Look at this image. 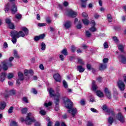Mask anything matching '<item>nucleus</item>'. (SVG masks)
Masks as SVG:
<instances>
[{"label":"nucleus","instance_id":"1","mask_svg":"<svg viewBox=\"0 0 126 126\" xmlns=\"http://www.w3.org/2000/svg\"><path fill=\"white\" fill-rule=\"evenodd\" d=\"M63 100L65 107L69 109L67 110V112L70 114H71L72 117H75L77 110H76V108H72V107H73V103L67 97H64Z\"/></svg>","mask_w":126,"mask_h":126},{"label":"nucleus","instance_id":"2","mask_svg":"<svg viewBox=\"0 0 126 126\" xmlns=\"http://www.w3.org/2000/svg\"><path fill=\"white\" fill-rule=\"evenodd\" d=\"M14 60V58L11 57H10L9 61H4L2 63L3 64L2 65V69L6 71L7 69H8V67H11V66H13V65H12V63H11V62Z\"/></svg>","mask_w":126,"mask_h":126},{"label":"nucleus","instance_id":"3","mask_svg":"<svg viewBox=\"0 0 126 126\" xmlns=\"http://www.w3.org/2000/svg\"><path fill=\"white\" fill-rule=\"evenodd\" d=\"M10 36L12 37H15L18 38H20V37H25V33H24L22 31L18 32L16 31H13L10 32Z\"/></svg>","mask_w":126,"mask_h":126},{"label":"nucleus","instance_id":"4","mask_svg":"<svg viewBox=\"0 0 126 126\" xmlns=\"http://www.w3.org/2000/svg\"><path fill=\"white\" fill-rule=\"evenodd\" d=\"M32 115V114H31V113H29L28 114L26 118L25 119V124L26 125H27V126H29L30 125L32 124V123H34V122H35L36 120H35V119L33 118H31L30 117H31V115Z\"/></svg>","mask_w":126,"mask_h":126},{"label":"nucleus","instance_id":"5","mask_svg":"<svg viewBox=\"0 0 126 126\" xmlns=\"http://www.w3.org/2000/svg\"><path fill=\"white\" fill-rule=\"evenodd\" d=\"M65 14L67 16L71 17L72 18H74V17L77 16V12L72 10L71 9L67 10L65 12Z\"/></svg>","mask_w":126,"mask_h":126},{"label":"nucleus","instance_id":"6","mask_svg":"<svg viewBox=\"0 0 126 126\" xmlns=\"http://www.w3.org/2000/svg\"><path fill=\"white\" fill-rule=\"evenodd\" d=\"M7 6H10V10L11 11L12 14H15L16 12H17V6L15 5V3L12 2L11 4L7 3Z\"/></svg>","mask_w":126,"mask_h":126},{"label":"nucleus","instance_id":"7","mask_svg":"<svg viewBox=\"0 0 126 126\" xmlns=\"http://www.w3.org/2000/svg\"><path fill=\"white\" fill-rule=\"evenodd\" d=\"M117 119L120 122H121V123H126V118H125V116H124L123 114H122L121 112L118 113Z\"/></svg>","mask_w":126,"mask_h":126},{"label":"nucleus","instance_id":"8","mask_svg":"<svg viewBox=\"0 0 126 126\" xmlns=\"http://www.w3.org/2000/svg\"><path fill=\"white\" fill-rule=\"evenodd\" d=\"M118 85L119 88L120 89L121 91H124L125 89L126 85H125V83L122 80H120L118 82Z\"/></svg>","mask_w":126,"mask_h":126},{"label":"nucleus","instance_id":"9","mask_svg":"<svg viewBox=\"0 0 126 126\" xmlns=\"http://www.w3.org/2000/svg\"><path fill=\"white\" fill-rule=\"evenodd\" d=\"M118 59L122 63L126 64V57L124 55H120Z\"/></svg>","mask_w":126,"mask_h":126},{"label":"nucleus","instance_id":"10","mask_svg":"<svg viewBox=\"0 0 126 126\" xmlns=\"http://www.w3.org/2000/svg\"><path fill=\"white\" fill-rule=\"evenodd\" d=\"M104 94L108 99H111V92H110V90H109L108 88H105Z\"/></svg>","mask_w":126,"mask_h":126},{"label":"nucleus","instance_id":"11","mask_svg":"<svg viewBox=\"0 0 126 126\" xmlns=\"http://www.w3.org/2000/svg\"><path fill=\"white\" fill-rule=\"evenodd\" d=\"M5 77H6V73L2 72L0 74V81L3 82L5 80Z\"/></svg>","mask_w":126,"mask_h":126},{"label":"nucleus","instance_id":"12","mask_svg":"<svg viewBox=\"0 0 126 126\" xmlns=\"http://www.w3.org/2000/svg\"><path fill=\"white\" fill-rule=\"evenodd\" d=\"M65 29H69L71 27V22L70 21H66L63 24Z\"/></svg>","mask_w":126,"mask_h":126},{"label":"nucleus","instance_id":"13","mask_svg":"<svg viewBox=\"0 0 126 126\" xmlns=\"http://www.w3.org/2000/svg\"><path fill=\"white\" fill-rule=\"evenodd\" d=\"M59 103H60V99L56 98L55 99L56 106L55 107V111H59V110H60V105H59Z\"/></svg>","mask_w":126,"mask_h":126},{"label":"nucleus","instance_id":"14","mask_svg":"<svg viewBox=\"0 0 126 126\" xmlns=\"http://www.w3.org/2000/svg\"><path fill=\"white\" fill-rule=\"evenodd\" d=\"M53 78L58 82H60L61 81V75L59 73L55 74L53 75Z\"/></svg>","mask_w":126,"mask_h":126},{"label":"nucleus","instance_id":"15","mask_svg":"<svg viewBox=\"0 0 126 126\" xmlns=\"http://www.w3.org/2000/svg\"><path fill=\"white\" fill-rule=\"evenodd\" d=\"M45 38V34H40L39 36H35L34 37V41L36 42L39 41L41 39H44Z\"/></svg>","mask_w":126,"mask_h":126},{"label":"nucleus","instance_id":"16","mask_svg":"<svg viewBox=\"0 0 126 126\" xmlns=\"http://www.w3.org/2000/svg\"><path fill=\"white\" fill-rule=\"evenodd\" d=\"M76 69L77 71H79L80 72H84L85 70V69L83 68L81 65L77 66Z\"/></svg>","mask_w":126,"mask_h":126},{"label":"nucleus","instance_id":"17","mask_svg":"<svg viewBox=\"0 0 126 126\" xmlns=\"http://www.w3.org/2000/svg\"><path fill=\"white\" fill-rule=\"evenodd\" d=\"M97 88H98V86L96 85V81H93L92 90H93L94 91H96Z\"/></svg>","mask_w":126,"mask_h":126},{"label":"nucleus","instance_id":"18","mask_svg":"<svg viewBox=\"0 0 126 126\" xmlns=\"http://www.w3.org/2000/svg\"><path fill=\"white\" fill-rule=\"evenodd\" d=\"M107 68V65L105 64L100 63L99 64V70H105Z\"/></svg>","mask_w":126,"mask_h":126},{"label":"nucleus","instance_id":"19","mask_svg":"<svg viewBox=\"0 0 126 126\" xmlns=\"http://www.w3.org/2000/svg\"><path fill=\"white\" fill-rule=\"evenodd\" d=\"M6 106V103L5 102L2 101L0 102V108L1 109V110H4V108H5Z\"/></svg>","mask_w":126,"mask_h":126},{"label":"nucleus","instance_id":"20","mask_svg":"<svg viewBox=\"0 0 126 126\" xmlns=\"http://www.w3.org/2000/svg\"><path fill=\"white\" fill-rule=\"evenodd\" d=\"M22 30L24 32L25 35H28L29 34V30L26 27L22 28Z\"/></svg>","mask_w":126,"mask_h":126},{"label":"nucleus","instance_id":"21","mask_svg":"<svg viewBox=\"0 0 126 126\" xmlns=\"http://www.w3.org/2000/svg\"><path fill=\"white\" fill-rule=\"evenodd\" d=\"M82 22L84 25H88L89 23H90V21L88 20V19L86 18V19H83L82 20Z\"/></svg>","mask_w":126,"mask_h":126},{"label":"nucleus","instance_id":"22","mask_svg":"<svg viewBox=\"0 0 126 126\" xmlns=\"http://www.w3.org/2000/svg\"><path fill=\"white\" fill-rule=\"evenodd\" d=\"M56 95L57 96V99H60V97H61V93H60V88H56Z\"/></svg>","mask_w":126,"mask_h":126},{"label":"nucleus","instance_id":"23","mask_svg":"<svg viewBox=\"0 0 126 126\" xmlns=\"http://www.w3.org/2000/svg\"><path fill=\"white\" fill-rule=\"evenodd\" d=\"M106 113H108L109 115H112V116H115V113H114V110L110 109H107L105 111Z\"/></svg>","mask_w":126,"mask_h":126},{"label":"nucleus","instance_id":"24","mask_svg":"<svg viewBox=\"0 0 126 126\" xmlns=\"http://www.w3.org/2000/svg\"><path fill=\"white\" fill-rule=\"evenodd\" d=\"M49 94L51 97L57 96L56 94H55V91L53 90V89H50L49 90Z\"/></svg>","mask_w":126,"mask_h":126},{"label":"nucleus","instance_id":"25","mask_svg":"<svg viewBox=\"0 0 126 126\" xmlns=\"http://www.w3.org/2000/svg\"><path fill=\"white\" fill-rule=\"evenodd\" d=\"M18 77H19V80H21L22 81V80H24V77H23V73L21 72L18 73Z\"/></svg>","mask_w":126,"mask_h":126},{"label":"nucleus","instance_id":"26","mask_svg":"<svg viewBox=\"0 0 126 126\" xmlns=\"http://www.w3.org/2000/svg\"><path fill=\"white\" fill-rule=\"evenodd\" d=\"M46 121L48 122L47 126H53V122L51 121V119H50V118H46Z\"/></svg>","mask_w":126,"mask_h":126},{"label":"nucleus","instance_id":"27","mask_svg":"<svg viewBox=\"0 0 126 126\" xmlns=\"http://www.w3.org/2000/svg\"><path fill=\"white\" fill-rule=\"evenodd\" d=\"M96 95L100 98H102V97L104 96V94L100 91H98L96 92Z\"/></svg>","mask_w":126,"mask_h":126},{"label":"nucleus","instance_id":"28","mask_svg":"<svg viewBox=\"0 0 126 126\" xmlns=\"http://www.w3.org/2000/svg\"><path fill=\"white\" fill-rule=\"evenodd\" d=\"M118 49L121 53H124L125 46L123 45H119L118 46Z\"/></svg>","mask_w":126,"mask_h":126},{"label":"nucleus","instance_id":"29","mask_svg":"<svg viewBox=\"0 0 126 126\" xmlns=\"http://www.w3.org/2000/svg\"><path fill=\"white\" fill-rule=\"evenodd\" d=\"M108 123L110 125H112L113 124V123H114V118L112 117H110L109 118H108Z\"/></svg>","mask_w":126,"mask_h":126},{"label":"nucleus","instance_id":"30","mask_svg":"<svg viewBox=\"0 0 126 126\" xmlns=\"http://www.w3.org/2000/svg\"><path fill=\"white\" fill-rule=\"evenodd\" d=\"M62 54H63V55H64V56H67L68 53H67V50L66 49H63L62 52H61Z\"/></svg>","mask_w":126,"mask_h":126},{"label":"nucleus","instance_id":"31","mask_svg":"<svg viewBox=\"0 0 126 126\" xmlns=\"http://www.w3.org/2000/svg\"><path fill=\"white\" fill-rule=\"evenodd\" d=\"M78 24L76 26L77 29H81L82 26L81 25V22L79 21Z\"/></svg>","mask_w":126,"mask_h":126},{"label":"nucleus","instance_id":"32","mask_svg":"<svg viewBox=\"0 0 126 126\" xmlns=\"http://www.w3.org/2000/svg\"><path fill=\"white\" fill-rule=\"evenodd\" d=\"M107 19L109 22H112V21H113V18H112L111 14H108L107 15Z\"/></svg>","mask_w":126,"mask_h":126},{"label":"nucleus","instance_id":"33","mask_svg":"<svg viewBox=\"0 0 126 126\" xmlns=\"http://www.w3.org/2000/svg\"><path fill=\"white\" fill-rule=\"evenodd\" d=\"M10 126H18L17 122L16 121H12L10 124Z\"/></svg>","mask_w":126,"mask_h":126},{"label":"nucleus","instance_id":"34","mask_svg":"<svg viewBox=\"0 0 126 126\" xmlns=\"http://www.w3.org/2000/svg\"><path fill=\"white\" fill-rule=\"evenodd\" d=\"M78 63L80 64H84V62L82 59L78 58Z\"/></svg>","mask_w":126,"mask_h":126},{"label":"nucleus","instance_id":"35","mask_svg":"<svg viewBox=\"0 0 126 126\" xmlns=\"http://www.w3.org/2000/svg\"><path fill=\"white\" fill-rule=\"evenodd\" d=\"M41 50L42 51H45L46 50V44L44 42L41 43Z\"/></svg>","mask_w":126,"mask_h":126},{"label":"nucleus","instance_id":"36","mask_svg":"<svg viewBox=\"0 0 126 126\" xmlns=\"http://www.w3.org/2000/svg\"><path fill=\"white\" fill-rule=\"evenodd\" d=\"M14 58H17V59L19 58V56H18V54H17V51L16 50H14Z\"/></svg>","mask_w":126,"mask_h":126},{"label":"nucleus","instance_id":"37","mask_svg":"<svg viewBox=\"0 0 126 126\" xmlns=\"http://www.w3.org/2000/svg\"><path fill=\"white\" fill-rule=\"evenodd\" d=\"M17 37H12V42L13 44H16V42H17V39H16Z\"/></svg>","mask_w":126,"mask_h":126},{"label":"nucleus","instance_id":"38","mask_svg":"<svg viewBox=\"0 0 126 126\" xmlns=\"http://www.w3.org/2000/svg\"><path fill=\"white\" fill-rule=\"evenodd\" d=\"M8 25L10 29H14V25L13 24V23H11L9 24Z\"/></svg>","mask_w":126,"mask_h":126},{"label":"nucleus","instance_id":"39","mask_svg":"<svg viewBox=\"0 0 126 126\" xmlns=\"http://www.w3.org/2000/svg\"><path fill=\"white\" fill-rule=\"evenodd\" d=\"M63 85L64 88H68V85H67V83H66V81H65V80H63Z\"/></svg>","mask_w":126,"mask_h":126},{"label":"nucleus","instance_id":"40","mask_svg":"<svg viewBox=\"0 0 126 126\" xmlns=\"http://www.w3.org/2000/svg\"><path fill=\"white\" fill-rule=\"evenodd\" d=\"M82 15L83 17H84V18H87V19L89 18V17H88V15L87 14V13L85 12H83Z\"/></svg>","mask_w":126,"mask_h":126},{"label":"nucleus","instance_id":"41","mask_svg":"<svg viewBox=\"0 0 126 126\" xmlns=\"http://www.w3.org/2000/svg\"><path fill=\"white\" fill-rule=\"evenodd\" d=\"M5 23H6V24H10V23H11V20L9 18H6L5 19Z\"/></svg>","mask_w":126,"mask_h":126},{"label":"nucleus","instance_id":"42","mask_svg":"<svg viewBox=\"0 0 126 126\" xmlns=\"http://www.w3.org/2000/svg\"><path fill=\"white\" fill-rule=\"evenodd\" d=\"M86 36H87V37H88V38H90V37H91V33H90V32L86 31Z\"/></svg>","mask_w":126,"mask_h":126},{"label":"nucleus","instance_id":"43","mask_svg":"<svg viewBox=\"0 0 126 126\" xmlns=\"http://www.w3.org/2000/svg\"><path fill=\"white\" fill-rule=\"evenodd\" d=\"M13 77V74L10 73L7 75V78L8 79H11Z\"/></svg>","mask_w":126,"mask_h":126},{"label":"nucleus","instance_id":"44","mask_svg":"<svg viewBox=\"0 0 126 126\" xmlns=\"http://www.w3.org/2000/svg\"><path fill=\"white\" fill-rule=\"evenodd\" d=\"M21 112H22V114H27V108H23L21 110Z\"/></svg>","mask_w":126,"mask_h":126},{"label":"nucleus","instance_id":"45","mask_svg":"<svg viewBox=\"0 0 126 126\" xmlns=\"http://www.w3.org/2000/svg\"><path fill=\"white\" fill-rule=\"evenodd\" d=\"M13 111V107L11 106L8 109V114H11V113H12Z\"/></svg>","mask_w":126,"mask_h":126},{"label":"nucleus","instance_id":"46","mask_svg":"<svg viewBox=\"0 0 126 126\" xmlns=\"http://www.w3.org/2000/svg\"><path fill=\"white\" fill-rule=\"evenodd\" d=\"M47 26V24L46 23H38V26H39V27H43V26Z\"/></svg>","mask_w":126,"mask_h":126},{"label":"nucleus","instance_id":"47","mask_svg":"<svg viewBox=\"0 0 126 126\" xmlns=\"http://www.w3.org/2000/svg\"><path fill=\"white\" fill-rule=\"evenodd\" d=\"M103 46L105 49H108V48H109V45L108 44V42H104L103 44Z\"/></svg>","mask_w":126,"mask_h":126},{"label":"nucleus","instance_id":"48","mask_svg":"<svg viewBox=\"0 0 126 126\" xmlns=\"http://www.w3.org/2000/svg\"><path fill=\"white\" fill-rule=\"evenodd\" d=\"M44 106H45V107H50V106H52V102L49 101L48 103H45Z\"/></svg>","mask_w":126,"mask_h":126},{"label":"nucleus","instance_id":"49","mask_svg":"<svg viewBox=\"0 0 126 126\" xmlns=\"http://www.w3.org/2000/svg\"><path fill=\"white\" fill-rule=\"evenodd\" d=\"M71 50L73 53H74L75 52V50H76V47L74 46V45H72L71 47Z\"/></svg>","mask_w":126,"mask_h":126},{"label":"nucleus","instance_id":"50","mask_svg":"<svg viewBox=\"0 0 126 126\" xmlns=\"http://www.w3.org/2000/svg\"><path fill=\"white\" fill-rule=\"evenodd\" d=\"M113 41L115 42V43H118L119 42V39H118V37H117L116 36H114L113 37Z\"/></svg>","mask_w":126,"mask_h":126},{"label":"nucleus","instance_id":"51","mask_svg":"<svg viewBox=\"0 0 126 126\" xmlns=\"http://www.w3.org/2000/svg\"><path fill=\"white\" fill-rule=\"evenodd\" d=\"M90 31H91V32H95V31H96V29L95 27H93L90 29Z\"/></svg>","mask_w":126,"mask_h":126},{"label":"nucleus","instance_id":"52","mask_svg":"<svg viewBox=\"0 0 126 126\" xmlns=\"http://www.w3.org/2000/svg\"><path fill=\"white\" fill-rule=\"evenodd\" d=\"M9 94L10 95H15V91L14 90H11L10 92H9Z\"/></svg>","mask_w":126,"mask_h":126},{"label":"nucleus","instance_id":"53","mask_svg":"<svg viewBox=\"0 0 126 126\" xmlns=\"http://www.w3.org/2000/svg\"><path fill=\"white\" fill-rule=\"evenodd\" d=\"M81 7L85 8L86 7V2H82Z\"/></svg>","mask_w":126,"mask_h":126},{"label":"nucleus","instance_id":"54","mask_svg":"<svg viewBox=\"0 0 126 126\" xmlns=\"http://www.w3.org/2000/svg\"><path fill=\"white\" fill-rule=\"evenodd\" d=\"M103 79V78H102L101 77H98L96 80L98 81V82L101 83L102 82V80Z\"/></svg>","mask_w":126,"mask_h":126},{"label":"nucleus","instance_id":"55","mask_svg":"<svg viewBox=\"0 0 126 126\" xmlns=\"http://www.w3.org/2000/svg\"><path fill=\"white\" fill-rule=\"evenodd\" d=\"M108 62H109V59L104 58V59H103V63H108Z\"/></svg>","mask_w":126,"mask_h":126},{"label":"nucleus","instance_id":"56","mask_svg":"<svg viewBox=\"0 0 126 126\" xmlns=\"http://www.w3.org/2000/svg\"><path fill=\"white\" fill-rule=\"evenodd\" d=\"M46 22L47 23H51V22H52V20H51L50 17H47L46 18Z\"/></svg>","mask_w":126,"mask_h":126},{"label":"nucleus","instance_id":"57","mask_svg":"<svg viewBox=\"0 0 126 126\" xmlns=\"http://www.w3.org/2000/svg\"><path fill=\"white\" fill-rule=\"evenodd\" d=\"M40 113L41 114V115H42V116H45V115H46V111H45L44 110H41L40 111Z\"/></svg>","mask_w":126,"mask_h":126},{"label":"nucleus","instance_id":"58","mask_svg":"<svg viewBox=\"0 0 126 126\" xmlns=\"http://www.w3.org/2000/svg\"><path fill=\"white\" fill-rule=\"evenodd\" d=\"M63 5L65 7L68 6V2L66 1H64L63 3Z\"/></svg>","mask_w":126,"mask_h":126},{"label":"nucleus","instance_id":"59","mask_svg":"<svg viewBox=\"0 0 126 126\" xmlns=\"http://www.w3.org/2000/svg\"><path fill=\"white\" fill-rule=\"evenodd\" d=\"M39 68L41 69L42 70H44L45 69V67H44V65L43 64H40L39 65Z\"/></svg>","mask_w":126,"mask_h":126},{"label":"nucleus","instance_id":"60","mask_svg":"<svg viewBox=\"0 0 126 126\" xmlns=\"http://www.w3.org/2000/svg\"><path fill=\"white\" fill-rule=\"evenodd\" d=\"M87 126H94L93 124L91 121H88Z\"/></svg>","mask_w":126,"mask_h":126},{"label":"nucleus","instance_id":"61","mask_svg":"<svg viewBox=\"0 0 126 126\" xmlns=\"http://www.w3.org/2000/svg\"><path fill=\"white\" fill-rule=\"evenodd\" d=\"M87 68L89 69V70H91V64H87Z\"/></svg>","mask_w":126,"mask_h":126},{"label":"nucleus","instance_id":"62","mask_svg":"<svg viewBox=\"0 0 126 126\" xmlns=\"http://www.w3.org/2000/svg\"><path fill=\"white\" fill-rule=\"evenodd\" d=\"M15 17L17 18V19H20L21 18V15L17 14L16 15Z\"/></svg>","mask_w":126,"mask_h":126},{"label":"nucleus","instance_id":"63","mask_svg":"<svg viewBox=\"0 0 126 126\" xmlns=\"http://www.w3.org/2000/svg\"><path fill=\"white\" fill-rule=\"evenodd\" d=\"M32 92L33 94H37V90L35 89H32Z\"/></svg>","mask_w":126,"mask_h":126},{"label":"nucleus","instance_id":"64","mask_svg":"<svg viewBox=\"0 0 126 126\" xmlns=\"http://www.w3.org/2000/svg\"><path fill=\"white\" fill-rule=\"evenodd\" d=\"M91 24H92L93 26H95V25H96V23H95V21L94 20H92L91 22H90Z\"/></svg>","mask_w":126,"mask_h":126}]
</instances>
